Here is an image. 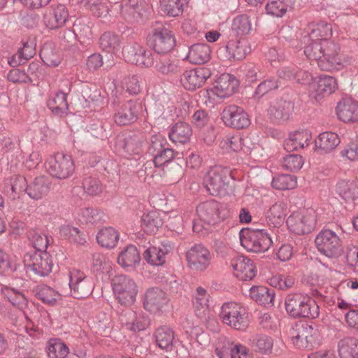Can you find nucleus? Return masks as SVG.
<instances>
[{
	"label": "nucleus",
	"mask_w": 358,
	"mask_h": 358,
	"mask_svg": "<svg viewBox=\"0 0 358 358\" xmlns=\"http://www.w3.org/2000/svg\"><path fill=\"white\" fill-rule=\"evenodd\" d=\"M293 109L294 106L290 101L279 99L271 103L268 114L273 121L286 122L289 119Z\"/></svg>",
	"instance_id": "obj_29"
},
{
	"label": "nucleus",
	"mask_w": 358,
	"mask_h": 358,
	"mask_svg": "<svg viewBox=\"0 0 358 358\" xmlns=\"http://www.w3.org/2000/svg\"><path fill=\"white\" fill-rule=\"evenodd\" d=\"M337 88L336 80L329 76H321L317 83V92L320 94L329 95Z\"/></svg>",
	"instance_id": "obj_60"
},
{
	"label": "nucleus",
	"mask_w": 358,
	"mask_h": 358,
	"mask_svg": "<svg viewBox=\"0 0 358 358\" xmlns=\"http://www.w3.org/2000/svg\"><path fill=\"white\" fill-rule=\"evenodd\" d=\"M50 189V182L45 176H39L28 186L27 193L33 199L38 200L48 194Z\"/></svg>",
	"instance_id": "obj_36"
},
{
	"label": "nucleus",
	"mask_w": 358,
	"mask_h": 358,
	"mask_svg": "<svg viewBox=\"0 0 358 358\" xmlns=\"http://www.w3.org/2000/svg\"><path fill=\"white\" fill-rule=\"evenodd\" d=\"M69 17V12L62 4L53 7L44 14L43 21L45 26L51 29L62 27Z\"/></svg>",
	"instance_id": "obj_25"
},
{
	"label": "nucleus",
	"mask_w": 358,
	"mask_h": 358,
	"mask_svg": "<svg viewBox=\"0 0 358 358\" xmlns=\"http://www.w3.org/2000/svg\"><path fill=\"white\" fill-rule=\"evenodd\" d=\"M91 280L81 271L75 270L70 272L68 286L62 290L64 296H71L75 299H85L89 296L93 290Z\"/></svg>",
	"instance_id": "obj_10"
},
{
	"label": "nucleus",
	"mask_w": 358,
	"mask_h": 358,
	"mask_svg": "<svg viewBox=\"0 0 358 358\" xmlns=\"http://www.w3.org/2000/svg\"><path fill=\"white\" fill-rule=\"evenodd\" d=\"M332 35V27L330 24L321 22L313 24L309 34L311 43H316L323 40H329Z\"/></svg>",
	"instance_id": "obj_47"
},
{
	"label": "nucleus",
	"mask_w": 358,
	"mask_h": 358,
	"mask_svg": "<svg viewBox=\"0 0 358 358\" xmlns=\"http://www.w3.org/2000/svg\"><path fill=\"white\" fill-rule=\"evenodd\" d=\"M287 207L283 202H276L267 210L266 218L269 226L279 227L281 226L287 216Z\"/></svg>",
	"instance_id": "obj_34"
},
{
	"label": "nucleus",
	"mask_w": 358,
	"mask_h": 358,
	"mask_svg": "<svg viewBox=\"0 0 358 358\" xmlns=\"http://www.w3.org/2000/svg\"><path fill=\"white\" fill-rule=\"evenodd\" d=\"M285 306L287 313L294 318L315 319L319 316L320 309L316 301L306 294L287 295Z\"/></svg>",
	"instance_id": "obj_3"
},
{
	"label": "nucleus",
	"mask_w": 358,
	"mask_h": 358,
	"mask_svg": "<svg viewBox=\"0 0 358 358\" xmlns=\"http://www.w3.org/2000/svg\"><path fill=\"white\" fill-rule=\"evenodd\" d=\"M338 351L341 358H358V339L347 337L341 340Z\"/></svg>",
	"instance_id": "obj_43"
},
{
	"label": "nucleus",
	"mask_w": 358,
	"mask_h": 358,
	"mask_svg": "<svg viewBox=\"0 0 358 358\" xmlns=\"http://www.w3.org/2000/svg\"><path fill=\"white\" fill-rule=\"evenodd\" d=\"M294 3V0H268L266 6L268 14L282 17Z\"/></svg>",
	"instance_id": "obj_48"
},
{
	"label": "nucleus",
	"mask_w": 358,
	"mask_h": 358,
	"mask_svg": "<svg viewBox=\"0 0 358 358\" xmlns=\"http://www.w3.org/2000/svg\"><path fill=\"white\" fill-rule=\"evenodd\" d=\"M336 191L346 202H355L358 199V181L341 180L336 184Z\"/></svg>",
	"instance_id": "obj_33"
},
{
	"label": "nucleus",
	"mask_w": 358,
	"mask_h": 358,
	"mask_svg": "<svg viewBox=\"0 0 358 358\" xmlns=\"http://www.w3.org/2000/svg\"><path fill=\"white\" fill-rule=\"evenodd\" d=\"M222 120L224 124L234 129H244L250 124L248 113L240 106L229 105L222 113Z\"/></svg>",
	"instance_id": "obj_17"
},
{
	"label": "nucleus",
	"mask_w": 358,
	"mask_h": 358,
	"mask_svg": "<svg viewBox=\"0 0 358 358\" xmlns=\"http://www.w3.org/2000/svg\"><path fill=\"white\" fill-rule=\"evenodd\" d=\"M147 43L158 54L169 52L176 43L173 31L164 26L154 29L148 36Z\"/></svg>",
	"instance_id": "obj_12"
},
{
	"label": "nucleus",
	"mask_w": 358,
	"mask_h": 358,
	"mask_svg": "<svg viewBox=\"0 0 358 358\" xmlns=\"http://www.w3.org/2000/svg\"><path fill=\"white\" fill-rule=\"evenodd\" d=\"M196 214L203 223L215 225L227 217L228 212L220 202L210 199L197 206Z\"/></svg>",
	"instance_id": "obj_8"
},
{
	"label": "nucleus",
	"mask_w": 358,
	"mask_h": 358,
	"mask_svg": "<svg viewBox=\"0 0 358 358\" xmlns=\"http://www.w3.org/2000/svg\"><path fill=\"white\" fill-rule=\"evenodd\" d=\"M173 249L170 242L162 243L161 246L157 248L150 246L143 253L144 259L151 265L162 266L165 263V256Z\"/></svg>",
	"instance_id": "obj_27"
},
{
	"label": "nucleus",
	"mask_w": 358,
	"mask_h": 358,
	"mask_svg": "<svg viewBox=\"0 0 358 358\" xmlns=\"http://www.w3.org/2000/svg\"><path fill=\"white\" fill-rule=\"evenodd\" d=\"M154 337L157 345L162 350L171 351L174 340L173 330L167 326H161L156 329Z\"/></svg>",
	"instance_id": "obj_39"
},
{
	"label": "nucleus",
	"mask_w": 358,
	"mask_h": 358,
	"mask_svg": "<svg viewBox=\"0 0 358 358\" xmlns=\"http://www.w3.org/2000/svg\"><path fill=\"white\" fill-rule=\"evenodd\" d=\"M336 114L344 122H358V103L349 98L342 99L337 104Z\"/></svg>",
	"instance_id": "obj_26"
},
{
	"label": "nucleus",
	"mask_w": 358,
	"mask_h": 358,
	"mask_svg": "<svg viewBox=\"0 0 358 358\" xmlns=\"http://www.w3.org/2000/svg\"><path fill=\"white\" fill-rule=\"evenodd\" d=\"M103 213L93 208H85L80 210L79 221L83 224H95L103 221Z\"/></svg>",
	"instance_id": "obj_53"
},
{
	"label": "nucleus",
	"mask_w": 358,
	"mask_h": 358,
	"mask_svg": "<svg viewBox=\"0 0 358 358\" xmlns=\"http://www.w3.org/2000/svg\"><path fill=\"white\" fill-rule=\"evenodd\" d=\"M316 222V213L313 209L294 212L287 220L288 228L298 235L310 233L315 228Z\"/></svg>",
	"instance_id": "obj_11"
},
{
	"label": "nucleus",
	"mask_w": 358,
	"mask_h": 358,
	"mask_svg": "<svg viewBox=\"0 0 358 358\" xmlns=\"http://www.w3.org/2000/svg\"><path fill=\"white\" fill-rule=\"evenodd\" d=\"M112 285L114 294L122 305L131 306L135 302L137 285L131 278L124 275H116Z\"/></svg>",
	"instance_id": "obj_9"
},
{
	"label": "nucleus",
	"mask_w": 358,
	"mask_h": 358,
	"mask_svg": "<svg viewBox=\"0 0 358 358\" xmlns=\"http://www.w3.org/2000/svg\"><path fill=\"white\" fill-rule=\"evenodd\" d=\"M27 187L25 178L18 176L12 179L10 186L6 187L5 192L11 199L15 200L24 192H27Z\"/></svg>",
	"instance_id": "obj_50"
},
{
	"label": "nucleus",
	"mask_w": 358,
	"mask_h": 358,
	"mask_svg": "<svg viewBox=\"0 0 358 358\" xmlns=\"http://www.w3.org/2000/svg\"><path fill=\"white\" fill-rule=\"evenodd\" d=\"M147 13V4L144 0H122L120 17L126 22L134 24L144 20Z\"/></svg>",
	"instance_id": "obj_14"
},
{
	"label": "nucleus",
	"mask_w": 358,
	"mask_h": 358,
	"mask_svg": "<svg viewBox=\"0 0 358 358\" xmlns=\"http://www.w3.org/2000/svg\"><path fill=\"white\" fill-rule=\"evenodd\" d=\"M122 85L130 94H138L141 92V85L136 75H129L124 78Z\"/></svg>",
	"instance_id": "obj_64"
},
{
	"label": "nucleus",
	"mask_w": 358,
	"mask_h": 358,
	"mask_svg": "<svg viewBox=\"0 0 358 358\" xmlns=\"http://www.w3.org/2000/svg\"><path fill=\"white\" fill-rule=\"evenodd\" d=\"M162 10L169 16L177 17L183 12V4L181 0H161Z\"/></svg>",
	"instance_id": "obj_57"
},
{
	"label": "nucleus",
	"mask_w": 358,
	"mask_h": 358,
	"mask_svg": "<svg viewBox=\"0 0 358 358\" xmlns=\"http://www.w3.org/2000/svg\"><path fill=\"white\" fill-rule=\"evenodd\" d=\"M192 134L191 126L184 122L176 123L169 132V136L173 143L185 144L190 140Z\"/></svg>",
	"instance_id": "obj_38"
},
{
	"label": "nucleus",
	"mask_w": 358,
	"mask_h": 358,
	"mask_svg": "<svg viewBox=\"0 0 358 358\" xmlns=\"http://www.w3.org/2000/svg\"><path fill=\"white\" fill-rule=\"evenodd\" d=\"M210 52V48L207 44L196 43L189 47L187 59L192 64H204L209 60Z\"/></svg>",
	"instance_id": "obj_37"
},
{
	"label": "nucleus",
	"mask_w": 358,
	"mask_h": 358,
	"mask_svg": "<svg viewBox=\"0 0 358 358\" xmlns=\"http://www.w3.org/2000/svg\"><path fill=\"white\" fill-rule=\"evenodd\" d=\"M250 296L257 303L265 306H272L275 298L273 290L263 286L252 287Z\"/></svg>",
	"instance_id": "obj_45"
},
{
	"label": "nucleus",
	"mask_w": 358,
	"mask_h": 358,
	"mask_svg": "<svg viewBox=\"0 0 358 358\" xmlns=\"http://www.w3.org/2000/svg\"><path fill=\"white\" fill-rule=\"evenodd\" d=\"M48 354L50 358H66L69 354V348L61 341L51 339L48 342Z\"/></svg>",
	"instance_id": "obj_55"
},
{
	"label": "nucleus",
	"mask_w": 358,
	"mask_h": 358,
	"mask_svg": "<svg viewBox=\"0 0 358 358\" xmlns=\"http://www.w3.org/2000/svg\"><path fill=\"white\" fill-rule=\"evenodd\" d=\"M48 171L53 178L64 180L75 171V164L71 155L57 153L48 162Z\"/></svg>",
	"instance_id": "obj_13"
},
{
	"label": "nucleus",
	"mask_w": 358,
	"mask_h": 358,
	"mask_svg": "<svg viewBox=\"0 0 358 358\" xmlns=\"http://www.w3.org/2000/svg\"><path fill=\"white\" fill-rule=\"evenodd\" d=\"M168 302L167 295L162 289L152 287L145 293L143 306L148 311L156 313L162 311L167 306Z\"/></svg>",
	"instance_id": "obj_22"
},
{
	"label": "nucleus",
	"mask_w": 358,
	"mask_h": 358,
	"mask_svg": "<svg viewBox=\"0 0 358 358\" xmlns=\"http://www.w3.org/2000/svg\"><path fill=\"white\" fill-rule=\"evenodd\" d=\"M303 164L301 156L299 155H289L283 158L282 167L291 172H295L301 169Z\"/></svg>",
	"instance_id": "obj_63"
},
{
	"label": "nucleus",
	"mask_w": 358,
	"mask_h": 358,
	"mask_svg": "<svg viewBox=\"0 0 358 358\" xmlns=\"http://www.w3.org/2000/svg\"><path fill=\"white\" fill-rule=\"evenodd\" d=\"M47 106L56 116L64 117L67 115L69 112L67 94L62 91H58L54 96L50 97L47 101Z\"/></svg>",
	"instance_id": "obj_35"
},
{
	"label": "nucleus",
	"mask_w": 358,
	"mask_h": 358,
	"mask_svg": "<svg viewBox=\"0 0 358 358\" xmlns=\"http://www.w3.org/2000/svg\"><path fill=\"white\" fill-rule=\"evenodd\" d=\"M209 295L207 291L201 287H197L195 294L194 299L193 301V307L195 314L198 317H203L206 312L208 310Z\"/></svg>",
	"instance_id": "obj_49"
},
{
	"label": "nucleus",
	"mask_w": 358,
	"mask_h": 358,
	"mask_svg": "<svg viewBox=\"0 0 358 358\" xmlns=\"http://www.w3.org/2000/svg\"><path fill=\"white\" fill-rule=\"evenodd\" d=\"M62 290L65 289L61 286L57 287V290H55L48 285H41L37 286L34 292L35 296L43 303L54 306L59 300L62 299V296H64Z\"/></svg>",
	"instance_id": "obj_32"
},
{
	"label": "nucleus",
	"mask_w": 358,
	"mask_h": 358,
	"mask_svg": "<svg viewBox=\"0 0 358 358\" xmlns=\"http://www.w3.org/2000/svg\"><path fill=\"white\" fill-rule=\"evenodd\" d=\"M315 242L318 251L329 258H338L343 252L341 238L331 229L322 230L316 236Z\"/></svg>",
	"instance_id": "obj_6"
},
{
	"label": "nucleus",
	"mask_w": 358,
	"mask_h": 358,
	"mask_svg": "<svg viewBox=\"0 0 358 358\" xmlns=\"http://www.w3.org/2000/svg\"><path fill=\"white\" fill-rule=\"evenodd\" d=\"M241 245L248 251L264 252L272 244L270 236L263 229H246L240 232Z\"/></svg>",
	"instance_id": "obj_7"
},
{
	"label": "nucleus",
	"mask_w": 358,
	"mask_h": 358,
	"mask_svg": "<svg viewBox=\"0 0 358 358\" xmlns=\"http://www.w3.org/2000/svg\"><path fill=\"white\" fill-rule=\"evenodd\" d=\"M24 261L27 267L40 276H47L52 270V260L45 251L28 253L24 256Z\"/></svg>",
	"instance_id": "obj_16"
},
{
	"label": "nucleus",
	"mask_w": 358,
	"mask_h": 358,
	"mask_svg": "<svg viewBox=\"0 0 358 358\" xmlns=\"http://www.w3.org/2000/svg\"><path fill=\"white\" fill-rule=\"evenodd\" d=\"M231 30L237 36L249 34L252 30L250 17L244 14L236 16L233 20Z\"/></svg>",
	"instance_id": "obj_51"
},
{
	"label": "nucleus",
	"mask_w": 358,
	"mask_h": 358,
	"mask_svg": "<svg viewBox=\"0 0 358 358\" xmlns=\"http://www.w3.org/2000/svg\"><path fill=\"white\" fill-rule=\"evenodd\" d=\"M121 321L125 328L133 333L143 331L150 325V320L148 317L132 310H129L122 315Z\"/></svg>",
	"instance_id": "obj_28"
},
{
	"label": "nucleus",
	"mask_w": 358,
	"mask_h": 358,
	"mask_svg": "<svg viewBox=\"0 0 358 358\" xmlns=\"http://www.w3.org/2000/svg\"><path fill=\"white\" fill-rule=\"evenodd\" d=\"M212 75L211 71L206 67H197L185 71L180 81L183 87L188 90H195L201 87Z\"/></svg>",
	"instance_id": "obj_20"
},
{
	"label": "nucleus",
	"mask_w": 358,
	"mask_h": 358,
	"mask_svg": "<svg viewBox=\"0 0 358 358\" xmlns=\"http://www.w3.org/2000/svg\"><path fill=\"white\" fill-rule=\"evenodd\" d=\"M340 143L338 136L334 132H323L315 140L317 149L324 152H329L334 150Z\"/></svg>",
	"instance_id": "obj_41"
},
{
	"label": "nucleus",
	"mask_w": 358,
	"mask_h": 358,
	"mask_svg": "<svg viewBox=\"0 0 358 358\" xmlns=\"http://www.w3.org/2000/svg\"><path fill=\"white\" fill-rule=\"evenodd\" d=\"M96 239L101 246L106 248H113L117 243L119 234L113 227H106L99 231Z\"/></svg>",
	"instance_id": "obj_46"
},
{
	"label": "nucleus",
	"mask_w": 358,
	"mask_h": 358,
	"mask_svg": "<svg viewBox=\"0 0 358 358\" xmlns=\"http://www.w3.org/2000/svg\"><path fill=\"white\" fill-rule=\"evenodd\" d=\"M304 54L309 59L317 61L322 71H338L344 66L340 45L331 40L310 43L304 48Z\"/></svg>",
	"instance_id": "obj_1"
},
{
	"label": "nucleus",
	"mask_w": 358,
	"mask_h": 358,
	"mask_svg": "<svg viewBox=\"0 0 358 358\" xmlns=\"http://www.w3.org/2000/svg\"><path fill=\"white\" fill-rule=\"evenodd\" d=\"M186 259L189 268L196 271H204L210 265L212 255L203 244H195L186 252Z\"/></svg>",
	"instance_id": "obj_15"
},
{
	"label": "nucleus",
	"mask_w": 358,
	"mask_h": 358,
	"mask_svg": "<svg viewBox=\"0 0 358 358\" xmlns=\"http://www.w3.org/2000/svg\"><path fill=\"white\" fill-rule=\"evenodd\" d=\"M271 185L276 189H294L296 186V180L292 175L282 174L275 177L272 180Z\"/></svg>",
	"instance_id": "obj_56"
},
{
	"label": "nucleus",
	"mask_w": 358,
	"mask_h": 358,
	"mask_svg": "<svg viewBox=\"0 0 358 358\" xmlns=\"http://www.w3.org/2000/svg\"><path fill=\"white\" fill-rule=\"evenodd\" d=\"M234 275L241 280H250L256 275V268L252 261L244 256H238L231 261Z\"/></svg>",
	"instance_id": "obj_24"
},
{
	"label": "nucleus",
	"mask_w": 358,
	"mask_h": 358,
	"mask_svg": "<svg viewBox=\"0 0 358 358\" xmlns=\"http://www.w3.org/2000/svg\"><path fill=\"white\" fill-rule=\"evenodd\" d=\"M312 329L309 327L308 329L303 330L302 332L296 336L293 340V343L299 348H309L313 347L314 339L310 333Z\"/></svg>",
	"instance_id": "obj_62"
},
{
	"label": "nucleus",
	"mask_w": 358,
	"mask_h": 358,
	"mask_svg": "<svg viewBox=\"0 0 358 358\" xmlns=\"http://www.w3.org/2000/svg\"><path fill=\"white\" fill-rule=\"evenodd\" d=\"M237 85L238 81L234 76L223 73L216 80L215 86L206 90V94L212 99H214V96L227 98L234 94Z\"/></svg>",
	"instance_id": "obj_18"
},
{
	"label": "nucleus",
	"mask_w": 358,
	"mask_h": 358,
	"mask_svg": "<svg viewBox=\"0 0 358 358\" xmlns=\"http://www.w3.org/2000/svg\"><path fill=\"white\" fill-rule=\"evenodd\" d=\"M231 171L226 167L215 166L211 167L203 178L206 190L213 196H224L228 193Z\"/></svg>",
	"instance_id": "obj_4"
},
{
	"label": "nucleus",
	"mask_w": 358,
	"mask_h": 358,
	"mask_svg": "<svg viewBox=\"0 0 358 358\" xmlns=\"http://www.w3.org/2000/svg\"><path fill=\"white\" fill-rule=\"evenodd\" d=\"M1 292L9 302L20 310L27 305V299L22 292L8 287H3Z\"/></svg>",
	"instance_id": "obj_52"
},
{
	"label": "nucleus",
	"mask_w": 358,
	"mask_h": 358,
	"mask_svg": "<svg viewBox=\"0 0 358 358\" xmlns=\"http://www.w3.org/2000/svg\"><path fill=\"white\" fill-rule=\"evenodd\" d=\"M143 46L137 43L129 44L124 48V55L131 63L138 66L141 64Z\"/></svg>",
	"instance_id": "obj_58"
},
{
	"label": "nucleus",
	"mask_w": 358,
	"mask_h": 358,
	"mask_svg": "<svg viewBox=\"0 0 358 358\" xmlns=\"http://www.w3.org/2000/svg\"><path fill=\"white\" fill-rule=\"evenodd\" d=\"M162 224L159 213L156 210H151L142 216L141 227L148 234H155Z\"/></svg>",
	"instance_id": "obj_40"
},
{
	"label": "nucleus",
	"mask_w": 358,
	"mask_h": 358,
	"mask_svg": "<svg viewBox=\"0 0 358 358\" xmlns=\"http://www.w3.org/2000/svg\"><path fill=\"white\" fill-rule=\"evenodd\" d=\"M82 185L85 192L91 196L99 195L103 191V186L100 180L92 176L85 178Z\"/></svg>",
	"instance_id": "obj_59"
},
{
	"label": "nucleus",
	"mask_w": 358,
	"mask_h": 358,
	"mask_svg": "<svg viewBox=\"0 0 358 358\" xmlns=\"http://www.w3.org/2000/svg\"><path fill=\"white\" fill-rule=\"evenodd\" d=\"M40 57L42 61L48 66L55 67L61 62V59L55 52L52 43L44 44L41 49Z\"/></svg>",
	"instance_id": "obj_54"
},
{
	"label": "nucleus",
	"mask_w": 358,
	"mask_h": 358,
	"mask_svg": "<svg viewBox=\"0 0 358 358\" xmlns=\"http://www.w3.org/2000/svg\"><path fill=\"white\" fill-rule=\"evenodd\" d=\"M218 358H247V348L238 343H234L225 338L218 340L215 350Z\"/></svg>",
	"instance_id": "obj_21"
},
{
	"label": "nucleus",
	"mask_w": 358,
	"mask_h": 358,
	"mask_svg": "<svg viewBox=\"0 0 358 358\" xmlns=\"http://www.w3.org/2000/svg\"><path fill=\"white\" fill-rule=\"evenodd\" d=\"M273 345V339L265 335L259 336L252 341V348L254 350L262 353L270 352Z\"/></svg>",
	"instance_id": "obj_61"
},
{
	"label": "nucleus",
	"mask_w": 358,
	"mask_h": 358,
	"mask_svg": "<svg viewBox=\"0 0 358 358\" xmlns=\"http://www.w3.org/2000/svg\"><path fill=\"white\" fill-rule=\"evenodd\" d=\"M140 260L139 252L133 245L127 246L117 257V262L122 267H135L139 264Z\"/></svg>",
	"instance_id": "obj_42"
},
{
	"label": "nucleus",
	"mask_w": 358,
	"mask_h": 358,
	"mask_svg": "<svg viewBox=\"0 0 358 358\" xmlns=\"http://www.w3.org/2000/svg\"><path fill=\"white\" fill-rule=\"evenodd\" d=\"M150 152H157L153 162L157 167H162L164 174L173 180L178 179L182 173V166L177 162H173L175 152L171 148H164L163 140L157 137L152 139L149 148Z\"/></svg>",
	"instance_id": "obj_2"
},
{
	"label": "nucleus",
	"mask_w": 358,
	"mask_h": 358,
	"mask_svg": "<svg viewBox=\"0 0 358 358\" xmlns=\"http://www.w3.org/2000/svg\"><path fill=\"white\" fill-rule=\"evenodd\" d=\"M311 138V134L307 130L295 131L285 140V149L287 152L303 149L308 145Z\"/></svg>",
	"instance_id": "obj_31"
},
{
	"label": "nucleus",
	"mask_w": 358,
	"mask_h": 358,
	"mask_svg": "<svg viewBox=\"0 0 358 358\" xmlns=\"http://www.w3.org/2000/svg\"><path fill=\"white\" fill-rule=\"evenodd\" d=\"M141 104L137 100H130L120 106L114 113L116 124L127 126L134 123L138 117Z\"/></svg>",
	"instance_id": "obj_19"
},
{
	"label": "nucleus",
	"mask_w": 358,
	"mask_h": 358,
	"mask_svg": "<svg viewBox=\"0 0 358 358\" xmlns=\"http://www.w3.org/2000/svg\"><path fill=\"white\" fill-rule=\"evenodd\" d=\"M143 136L137 134L119 135L115 139V146L118 152L131 156L138 155L141 150Z\"/></svg>",
	"instance_id": "obj_23"
},
{
	"label": "nucleus",
	"mask_w": 358,
	"mask_h": 358,
	"mask_svg": "<svg viewBox=\"0 0 358 358\" xmlns=\"http://www.w3.org/2000/svg\"><path fill=\"white\" fill-rule=\"evenodd\" d=\"M226 58L229 60L239 61L245 58L250 52L248 41L244 38L230 40L226 47Z\"/></svg>",
	"instance_id": "obj_30"
},
{
	"label": "nucleus",
	"mask_w": 358,
	"mask_h": 358,
	"mask_svg": "<svg viewBox=\"0 0 358 358\" xmlns=\"http://www.w3.org/2000/svg\"><path fill=\"white\" fill-rule=\"evenodd\" d=\"M121 37L113 32L106 31L99 38L100 48L108 53H115L121 46Z\"/></svg>",
	"instance_id": "obj_44"
},
{
	"label": "nucleus",
	"mask_w": 358,
	"mask_h": 358,
	"mask_svg": "<svg viewBox=\"0 0 358 358\" xmlns=\"http://www.w3.org/2000/svg\"><path fill=\"white\" fill-rule=\"evenodd\" d=\"M220 317L224 324L236 330H244L249 324L245 308L235 302L224 303L221 307Z\"/></svg>",
	"instance_id": "obj_5"
}]
</instances>
